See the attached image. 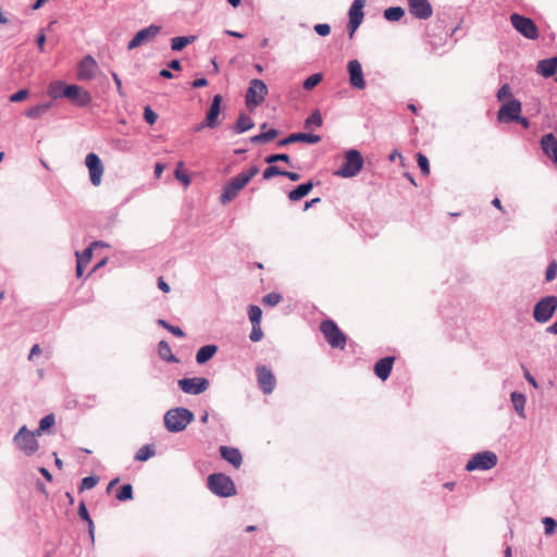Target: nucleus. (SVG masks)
<instances>
[{
	"label": "nucleus",
	"mask_w": 557,
	"mask_h": 557,
	"mask_svg": "<svg viewBox=\"0 0 557 557\" xmlns=\"http://www.w3.org/2000/svg\"><path fill=\"white\" fill-rule=\"evenodd\" d=\"M182 389L191 395H199L207 389V385H181Z\"/></svg>",
	"instance_id": "obj_53"
},
{
	"label": "nucleus",
	"mask_w": 557,
	"mask_h": 557,
	"mask_svg": "<svg viewBox=\"0 0 557 557\" xmlns=\"http://www.w3.org/2000/svg\"><path fill=\"white\" fill-rule=\"evenodd\" d=\"M511 401H512L513 407H515L516 411L518 412V414L520 417H524V404H525L524 396L522 394L513 392L511 394Z\"/></svg>",
	"instance_id": "obj_36"
},
{
	"label": "nucleus",
	"mask_w": 557,
	"mask_h": 557,
	"mask_svg": "<svg viewBox=\"0 0 557 557\" xmlns=\"http://www.w3.org/2000/svg\"><path fill=\"white\" fill-rule=\"evenodd\" d=\"M27 96H28L27 89H20L10 96V101L11 102H21V101L25 100L27 98Z\"/></svg>",
	"instance_id": "obj_56"
},
{
	"label": "nucleus",
	"mask_w": 557,
	"mask_h": 557,
	"mask_svg": "<svg viewBox=\"0 0 557 557\" xmlns=\"http://www.w3.org/2000/svg\"><path fill=\"white\" fill-rule=\"evenodd\" d=\"M98 482H99L98 476H86L82 480L79 490L81 491L91 490L92 487H95L97 485Z\"/></svg>",
	"instance_id": "obj_50"
},
{
	"label": "nucleus",
	"mask_w": 557,
	"mask_h": 557,
	"mask_svg": "<svg viewBox=\"0 0 557 557\" xmlns=\"http://www.w3.org/2000/svg\"><path fill=\"white\" fill-rule=\"evenodd\" d=\"M405 15L401 7H389L384 10L383 16L388 22H398Z\"/></svg>",
	"instance_id": "obj_32"
},
{
	"label": "nucleus",
	"mask_w": 557,
	"mask_h": 557,
	"mask_svg": "<svg viewBox=\"0 0 557 557\" xmlns=\"http://www.w3.org/2000/svg\"><path fill=\"white\" fill-rule=\"evenodd\" d=\"M541 148L543 152L552 160L557 168V139L554 134L548 133L541 138Z\"/></svg>",
	"instance_id": "obj_22"
},
{
	"label": "nucleus",
	"mask_w": 557,
	"mask_h": 557,
	"mask_svg": "<svg viewBox=\"0 0 557 557\" xmlns=\"http://www.w3.org/2000/svg\"><path fill=\"white\" fill-rule=\"evenodd\" d=\"M255 127L253 120L246 113H239L236 122L231 126V131L235 135L246 133Z\"/></svg>",
	"instance_id": "obj_25"
},
{
	"label": "nucleus",
	"mask_w": 557,
	"mask_h": 557,
	"mask_svg": "<svg viewBox=\"0 0 557 557\" xmlns=\"http://www.w3.org/2000/svg\"><path fill=\"white\" fill-rule=\"evenodd\" d=\"M521 101L516 98H511L499 108L497 112V121L500 123H511L517 119L518 114L521 113Z\"/></svg>",
	"instance_id": "obj_14"
},
{
	"label": "nucleus",
	"mask_w": 557,
	"mask_h": 557,
	"mask_svg": "<svg viewBox=\"0 0 557 557\" xmlns=\"http://www.w3.org/2000/svg\"><path fill=\"white\" fill-rule=\"evenodd\" d=\"M248 318L251 322V324H260L261 318H262V310L257 305H249L248 306Z\"/></svg>",
	"instance_id": "obj_39"
},
{
	"label": "nucleus",
	"mask_w": 557,
	"mask_h": 557,
	"mask_svg": "<svg viewBox=\"0 0 557 557\" xmlns=\"http://www.w3.org/2000/svg\"><path fill=\"white\" fill-rule=\"evenodd\" d=\"M208 486L212 493L220 497H231L236 494L234 482L223 473L210 474L208 476Z\"/></svg>",
	"instance_id": "obj_4"
},
{
	"label": "nucleus",
	"mask_w": 557,
	"mask_h": 557,
	"mask_svg": "<svg viewBox=\"0 0 557 557\" xmlns=\"http://www.w3.org/2000/svg\"><path fill=\"white\" fill-rule=\"evenodd\" d=\"M313 186L314 184L312 181L299 184L288 193V199L293 202L301 200L312 190Z\"/></svg>",
	"instance_id": "obj_27"
},
{
	"label": "nucleus",
	"mask_w": 557,
	"mask_h": 557,
	"mask_svg": "<svg viewBox=\"0 0 557 557\" xmlns=\"http://www.w3.org/2000/svg\"><path fill=\"white\" fill-rule=\"evenodd\" d=\"M323 123L322 115L319 110L312 111V113L305 120V127H321Z\"/></svg>",
	"instance_id": "obj_37"
},
{
	"label": "nucleus",
	"mask_w": 557,
	"mask_h": 557,
	"mask_svg": "<svg viewBox=\"0 0 557 557\" xmlns=\"http://www.w3.org/2000/svg\"><path fill=\"white\" fill-rule=\"evenodd\" d=\"M542 522L544 524L546 535H552L555 533V530L557 528V522L553 518L545 517V518H543Z\"/></svg>",
	"instance_id": "obj_52"
},
{
	"label": "nucleus",
	"mask_w": 557,
	"mask_h": 557,
	"mask_svg": "<svg viewBox=\"0 0 557 557\" xmlns=\"http://www.w3.org/2000/svg\"><path fill=\"white\" fill-rule=\"evenodd\" d=\"M40 354H41V348H40L39 344H35L30 348V351H29V355H28V359L33 360L35 358V356H38Z\"/></svg>",
	"instance_id": "obj_63"
},
{
	"label": "nucleus",
	"mask_w": 557,
	"mask_h": 557,
	"mask_svg": "<svg viewBox=\"0 0 557 557\" xmlns=\"http://www.w3.org/2000/svg\"><path fill=\"white\" fill-rule=\"evenodd\" d=\"M320 331L332 348L341 350L345 348L347 336L333 320H323L320 324Z\"/></svg>",
	"instance_id": "obj_3"
},
{
	"label": "nucleus",
	"mask_w": 557,
	"mask_h": 557,
	"mask_svg": "<svg viewBox=\"0 0 557 557\" xmlns=\"http://www.w3.org/2000/svg\"><path fill=\"white\" fill-rule=\"evenodd\" d=\"M556 276H557V261L552 260L548 263L546 271H545V281L552 282L556 278Z\"/></svg>",
	"instance_id": "obj_47"
},
{
	"label": "nucleus",
	"mask_w": 557,
	"mask_h": 557,
	"mask_svg": "<svg viewBox=\"0 0 557 557\" xmlns=\"http://www.w3.org/2000/svg\"><path fill=\"white\" fill-rule=\"evenodd\" d=\"M536 72L545 78L554 76L557 73V57L539 61Z\"/></svg>",
	"instance_id": "obj_24"
},
{
	"label": "nucleus",
	"mask_w": 557,
	"mask_h": 557,
	"mask_svg": "<svg viewBox=\"0 0 557 557\" xmlns=\"http://www.w3.org/2000/svg\"><path fill=\"white\" fill-rule=\"evenodd\" d=\"M263 337V331L260 324H252L251 332L249 334V338L251 342L257 343L260 342Z\"/></svg>",
	"instance_id": "obj_54"
},
{
	"label": "nucleus",
	"mask_w": 557,
	"mask_h": 557,
	"mask_svg": "<svg viewBox=\"0 0 557 557\" xmlns=\"http://www.w3.org/2000/svg\"><path fill=\"white\" fill-rule=\"evenodd\" d=\"M282 176L287 177L292 182H298L300 180V174L297 172L282 171Z\"/></svg>",
	"instance_id": "obj_60"
},
{
	"label": "nucleus",
	"mask_w": 557,
	"mask_h": 557,
	"mask_svg": "<svg viewBox=\"0 0 557 557\" xmlns=\"http://www.w3.org/2000/svg\"><path fill=\"white\" fill-rule=\"evenodd\" d=\"M395 357L386 356L377 360L374 364V373L381 381H386L391 375Z\"/></svg>",
	"instance_id": "obj_23"
},
{
	"label": "nucleus",
	"mask_w": 557,
	"mask_h": 557,
	"mask_svg": "<svg viewBox=\"0 0 557 557\" xmlns=\"http://www.w3.org/2000/svg\"><path fill=\"white\" fill-rule=\"evenodd\" d=\"M259 173L257 165H251L236 176L232 177L224 186L220 196V202L226 205L234 200L238 193Z\"/></svg>",
	"instance_id": "obj_1"
},
{
	"label": "nucleus",
	"mask_w": 557,
	"mask_h": 557,
	"mask_svg": "<svg viewBox=\"0 0 557 557\" xmlns=\"http://www.w3.org/2000/svg\"><path fill=\"white\" fill-rule=\"evenodd\" d=\"M193 420V413L184 408L169 410L164 416V424L170 432L183 431Z\"/></svg>",
	"instance_id": "obj_5"
},
{
	"label": "nucleus",
	"mask_w": 557,
	"mask_h": 557,
	"mask_svg": "<svg viewBox=\"0 0 557 557\" xmlns=\"http://www.w3.org/2000/svg\"><path fill=\"white\" fill-rule=\"evenodd\" d=\"M322 73H314L304 81L302 87L305 90H312L317 85H319L322 82Z\"/></svg>",
	"instance_id": "obj_38"
},
{
	"label": "nucleus",
	"mask_w": 557,
	"mask_h": 557,
	"mask_svg": "<svg viewBox=\"0 0 557 557\" xmlns=\"http://www.w3.org/2000/svg\"><path fill=\"white\" fill-rule=\"evenodd\" d=\"M264 161L268 164H274L276 162L290 163V157L287 153H273L265 157Z\"/></svg>",
	"instance_id": "obj_43"
},
{
	"label": "nucleus",
	"mask_w": 557,
	"mask_h": 557,
	"mask_svg": "<svg viewBox=\"0 0 557 557\" xmlns=\"http://www.w3.org/2000/svg\"><path fill=\"white\" fill-rule=\"evenodd\" d=\"M78 516L85 520L86 522H88V525H92V520L88 513V510L86 508V505L85 503H81L79 506H78Z\"/></svg>",
	"instance_id": "obj_57"
},
{
	"label": "nucleus",
	"mask_w": 557,
	"mask_h": 557,
	"mask_svg": "<svg viewBox=\"0 0 557 557\" xmlns=\"http://www.w3.org/2000/svg\"><path fill=\"white\" fill-rule=\"evenodd\" d=\"M347 72L349 77V84L351 87L362 90L366 88V79L362 71L361 63L357 60H350L347 63Z\"/></svg>",
	"instance_id": "obj_16"
},
{
	"label": "nucleus",
	"mask_w": 557,
	"mask_h": 557,
	"mask_svg": "<svg viewBox=\"0 0 557 557\" xmlns=\"http://www.w3.org/2000/svg\"><path fill=\"white\" fill-rule=\"evenodd\" d=\"M208 85V81L205 77L196 78L191 82L193 88H202Z\"/></svg>",
	"instance_id": "obj_61"
},
{
	"label": "nucleus",
	"mask_w": 557,
	"mask_h": 557,
	"mask_svg": "<svg viewBox=\"0 0 557 557\" xmlns=\"http://www.w3.org/2000/svg\"><path fill=\"white\" fill-rule=\"evenodd\" d=\"M153 455H154L153 447L151 445H145L137 450V453L135 455V459L138 461H146Z\"/></svg>",
	"instance_id": "obj_40"
},
{
	"label": "nucleus",
	"mask_w": 557,
	"mask_h": 557,
	"mask_svg": "<svg viewBox=\"0 0 557 557\" xmlns=\"http://www.w3.org/2000/svg\"><path fill=\"white\" fill-rule=\"evenodd\" d=\"M51 108V103L50 102H47V103H40V104H37L35 107H32L29 108L26 112H25V115L29 119H38L40 117L42 114H45L46 112L49 111V109Z\"/></svg>",
	"instance_id": "obj_33"
},
{
	"label": "nucleus",
	"mask_w": 557,
	"mask_h": 557,
	"mask_svg": "<svg viewBox=\"0 0 557 557\" xmlns=\"http://www.w3.org/2000/svg\"><path fill=\"white\" fill-rule=\"evenodd\" d=\"M282 171L283 170H281L278 166L270 164V166H268L262 173L263 180H271L274 176H282Z\"/></svg>",
	"instance_id": "obj_48"
},
{
	"label": "nucleus",
	"mask_w": 557,
	"mask_h": 557,
	"mask_svg": "<svg viewBox=\"0 0 557 557\" xmlns=\"http://www.w3.org/2000/svg\"><path fill=\"white\" fill-rule=\"evenodd\" d=\"M218 349V346L214 344H208L200 347L196 352V362L198 364H205L216 354Z\"/></svg>",
	"instance_id": "obj_28"
},
{
	"label": "nucleus",
	"mask_w": 557,
	"mask_h": 557,
	"mask_svg": "<svg viewBox=\"0 0 557 557\" xmlns=\"http://www.w3.org/2000/svg\"><path fill=\"white\" fill-rule=\"evenodd\" d=\"M313 29L321 37H325L331 33V26L326 23L315 24Z\"/></svg>",
	"instance_id": "obj_55"
},
{
	"label": "nucleus",
	"mask_w": 557,
	"mask_h": 557,
	"mask_svg": "<svg viewBox=\"0 0 557 557\" xmlns=\"http://www.w3.org/2000/svg\"><path fill=\"white\" fill-rule=\"evenodd\" d=\"M176 383H209L206 377H183L176 381Z\"/></svg>",
	"instance_id": "obj_58"
},
{
	"label": "nucleus",
	"mask_w": 557,
	"mask_h": 557,
	"mask_svg": "<svg viewBox=\"0 0 557 557\" xmlns=\"http://www.w3.org/2000/svg\"><path fill=\"white\" fill-rule=\"evenodd\" d=\"M96 60L87 54L78 63L77 76L81 81H90L95 77Z\"/></svg>",
	"instance_id": "obj_20"
},
{
	"label": "nucleus",
	"mask_w": 557,
	"mask_h": 557,
	"mask_svg": "<svg viewBox=\"0 0 557 557\" xmlns=\"http://www.w3.org/2000/svg\"><path fill=\"white\" fill-rule=\"evenodd\" d=\"M158 354L160 356L161 359L165 360V361H177V359L175 358V356L172 354L171 351V347L169 345L168 342L165 341H161L159 342L158 344Z\"/></svg>",
	"instance_id": "obj_34"
},
{
	"label": "nucleus",
	"mask_w": 557,
	"mask_h": 557,
	"mask_svg": "<svg viewBox=\"0 0 557 557\" xmlns=\"http://www.w3.org/2000/svg\"><path fill=\"white\" fill-rule=\"evenodd\" d=\"M513 122L519 123L525 129L530 127V121L522 116L520 113L518 114L517 119L513 120Z\"/></svg>",
	"instance_id": "obj_62"
},
{
	"label": "nucleus",
	"mask_w": 557,
	"mask_h": 557,
	"mask_svg": "<svg viewBox=\"0 0 557 557\" xmlns=\"http://www.w3.org/2000/svg\"><path fill=\"white\" fill-rule=\"evenodd\" d=\"M321 140L320 135L311 134V133H292L287 137L280 139L276 143L277 147H285L287 145L294 143H306V144H318Z\"/></svg>",
	"instance_id": "obj_18"
},
{
	"label": "nucleus",
	"mask_w": 557,
	"mask_h": 557,
	"mask_svg": "<svg viewBox=\"0 0 557 557\" xmlns=\"http://www.w3.org/2000/svg\"><path fill=\"white\" fill-rule=\"evenodd\" d=\"M220 454L224 460L230 462L235 468H239L242 466L243 457L239 449L230 446H221Z\"/></svg>",
	"instance_id": "obj_26"
},
{
	"label": "nucleus",
	"mask_w": 557,
	"mask_h": 557,
	"mask_svg": "<svg viewBox=\"0 0 557 557\" xmlns=\"http://www.w3.org/2000/svg\"><path fill=\"white\" fill-rule=\"evenodd\" d=\"M417 162L421 173L428 175L430 173V162L426 156L421 152L417 153Z\"/></svg>",
	"instance_id": "obj_46"
},
{
	"label": "nucleus",
	"mask_w": 557,
	"mask_h": 557,
	"mask_svg": "<svg viewBox=\"0 0 557 557\" xmlns=\"http://www.w3.org/2000/svg\"><path fill=\"white\" fill-rule=\"evenodd\" d=\"M66 84L61 81H54L50 84L48 88V95L53 99L64 98L62 95L63 88H65Z\"/></svg>",
	"instance_id": "obj_35"
},
{
	"label": "nucleus",
	"mask_w": 557,
	"mask_h": 557,
	"mask_svg": "<svg viewBox=\"0 0 557 557\" xmlns=\"http://www.w3.org/2000/svg\"><path fill=\"white\" fill-rule=\"evenodd\" d=\"M161 32V26L151 24L148 27H145L138 30L134 37L128 41L127 49L133 50L137 47H140L145 44L152 41L157 35Z\"/></svg>",
	"instance_id": "obj_13"
},
{
	"label": "nucleus",
	"mask_w": 557,
	"mask_h": 557,
	"mask_svg": "<svg viewBox=\"0 0 557 557\" xmlns=\"http://www.w3.org/2000/svg\"><path fill=\"white\" fill-rule=\"evenodd\" d=\"M282 299H283V297L280 293L272 292V293L267 294L262 298V302L264 306L274 307L277 304H280Z\"/></svg>",
	"instance_id": "obj_44"
},
{
	"label": "nucleus",
	"mask_w": 557,
	"mask_h": 557,
	"mask_svg": "<svg viewBox=\"0 0 557 557\" xmlns=\"http://www.w3.org/2000/svg\"><path fill=\"white\" fill-rule=\"evenodd\" d=\"M510 22L513 28L523 37L532 40L539 38V28L532 18L518 13H512L510 15Z\"/></svg>",
	"instance_id": "obj_9"
},
{
	"label": "nucleus",
	"mask_w": 557,
	"mask_h": 557,
	"mask_svg": "<svg viewBox=\"0 0 557 557\" xmlns=\"http://www.w3.org/2000/svg\"><path fill=\"white\" fill-rule=\"evenodd\" d=\"M54 424V416L48 414L44 417L39 422V428L36 430L37 435H41V433L48 430L50 426Z\"/></svg>",
	"instance_id": "obj_45"
},
{
	"label": "nucleus",
	"mask_w": 557,
	"mask_h": 557,
	"mask_svg": "<svg viewBox=\"0 0 557 557\" xmlns=\"http://www.w3.org/2000/svg\"><path fill=\"white\" fill-rule=\"evenodd\" d=\"M409 13L417 20H428L433 14V8L429 0H407Z\"/></svg>",
	"instance_id": "obj_17"
},
{
	"label": "nucleus",
	"mask_w": 557,
	"mask_h": 557,
	"mask_svg": "<svg viewBox=\"0 0 557 557\" xmlns=\"http://www.w3.org/2000/svg\"><path fill=\"white\" fill-rule=\"evenodd\" d=\"M133 498V486L131 484H124L120 487L116 493V499L120 502L131 500Z\"/></svg>",
	"instance_id": "obj_41"
},
{
	"label": "nucleus",
	"mask_w": 557,
	"mask_h": 557,
	"mask_svg": "<svg viewBox=\"0 0 557 557\" xmlns=\"http://www.w3.org/2000/svg\"><path fill=\"white\" fill-rule=\"evenodd\" d=\"M144 120L149 125H153L158 120V114L151 109L150 106H146L144 109Z\"/></svg>",
	"instance_id": "obj_51"
},
{
	"label": "nucleus",
	"mask_w": 557,
	"mask_h": 557,
	"mask_svg": "<svg viewBox=\"0 0 557 557\" xmlns=\"http://www.w3.org/2000/svg\"><path fill=\"white\" fill-rule=\"evenodd\" d=\"M62 95L81 108L87 107L92 100L91 94L76 84L66 85Z\"/></svg>",
	"instance_id": "obj_11"
},
{
	"label": "nucleus",
	"mask_w": 557,
	"mask_h": 557,
	"mask_svg": "<svg viewBox=\"0 0 557 557\" xmlns=\"http://www.w3.org/2000/svg\"><path fill=\"white\" fill-rule=\"evenodd\" d=\"M196 36H177L171 39V49L173 51H182L186 46L194 42Z\"/></svg>",
	"instance_id": "obj_31"
},
{
	"label": "nucleus",
	"mask_w": 557,
	"mask_h": 557,
	"mask_svg": "<svg viewBox=\"0 0 557 557\" xmlns=\"http://www.w3.org/2000/svg\"><path fill=\"white\" fill-rule=\"evenodd\" d=\"M268 95V86L259 78H253L249 83V87L245 95L246 107L251 111L256 107L263 103Z\"/></svg>",
	"instance_id": "obj_6"
},
{
	"label": "nucleus",
	"mask_w": 557,
	"mask_h": 557,
	"mask_svg": "<svg viewBox=\"0 0 557 557\" xmlns=\"http://www.w3.org/2000/svg\"><path fill=\"white\" fill-rule=\"evenodd\" d=\"M496 97L498 101H504L507 98L511 99L512 94L509 84L505 83L504 85H502L496 94Z\"/></svg>",
	"instance_id": "obj_49"
},
{
	"label": "nucleus",
	"mask_w": 557,
	"mask_h": 557,
	"mask_svg": "<svg viewBox=\"0 0 557 557\" xmlns=\"http://www.w3.org/2000/svg\"><path fill=\"white\" fill-rule=\"evenodd\" d=\"M38 436L35 432H30L26 426H22L14 436V443L22 449L26 455H33L38 450Z\"/></svg>",
	"instance_id": "obj_10"
},
{
	"label": "nucleus",
	"mask_w": 557,
	"mask_h": 557,
	"mask_svg": "<svg viewBox=\"0 0 557 557\" xmlns=\"http://www.w3.org/2000/svg\"><path fill=\"white\" fill-rule=\"evenodd\" d=\"M364 5H366V0H354L349 8V11H348L349 21L347 24V30H348L349 38L354 37L356 30L359 28V26L361 25V23L363 21Z\"/></svg>",
	"instance_id": "obj_12"
},
{
	"label": "nucleus",
	"mask_w": 557,
	"mask_h": 557,
	"mask_svg": "<svg viewBox=\"0 0 557 557\" xmlns=\"http://www.w3.org/2000/svg\"><path fill=\"white\" fill-rule=\"evenodd\" d=\"M364 159L361 152L355 148L348 149L344 153V162L337 170L334 171V175L342 178H351L357 176L362 170Z\"/></svg>",
	"instance_id": "obj_2"
},
{
	"label": "nucleus",
	"mask_w": 557,
	"mask_h": 557,
	"mask_svg": "<svg viewBox=\"0 0 557 557\" xmlns=\"http://www.w3.org/2000/svg\"><path fill=\"white\" fill-rule=\"evenodd\" d=\"M257 383H275L273 371L265 364L256 368Z\"/></svg>",
	"instance_id": "obj_30"
},
{
	"label": "nucleus",
	"mask_w": 557,
	"mask_h": 557,
	"mask_svg": "<svg viewBox=\"0 0 557 557\" xmlns=\"http://www.w3.org/2000/svg\"><path fill=\"white\" fill-rule=\"evenodd\" d=\"M498 458L495 453L485 450L473 455L466 465V470L471 472L475 470L486 471L497 465Z\"/></svg>",
	"instance_id": "obj_8"
},
{
	"label": "nucleus",
	"mask_w": 557,
	"mask_h": 557,
	"mask_svg": "<svg viewBox=\"0 0 557 557\" xmlns=\"http://www.w3.org/2000/svg\"><path fill=\"white\" fill-rule=\"evenodd\" d=\"M222 96L215 95L212 98L210 107L206 113L205 124L208 125L209 128H215L219 125V115L221 113V104H222Z\"/></svg>",
	"instance_id": "obj_19"
},
{
	"label": "nucleus",
	"mask_w": 557,
	"mask_h": 557,
	"mask_svg": "<svg viewBox=\"0 0 557 557\" xmlns=\"http://www.w3.org/2000/svg\"><path fill=\"white\" fill-rule=\"evenodd\" d=\"M175 178L184 183L186 186L190 184V177L188 174L181 172L178 169L175 170Z\"/></svg>",
	"instance_id": "obj_59"
},
{
	"label": "nucleus",
	"mask_w": 557,
	"mask_h": 557,
	"mask_svg": "<svg viewBox=\"0 0 557 557\" xmlns=\"http://www.w3.org/2000/svg\"><path fill=\"white\" fill-rule=\"evenodd\" d=\"M158 287L163 292V293H169L171 290L170 288V285L163 280V277H158Z\"/></svg>",
	"instance_id": "obj_64"
},
{
	"label": "nucleus",
	"mask_w": 557,
	"mask_h": 557,
	"mask_svg": "<svg viewBox=\"0 0 557 557\" xmlns=\"http://www.w3.org/2000/svg\"><path fill=\"white\" fill-rule=\"evenodd\" d=\"M102 245L101 242H94L89 247L85 248L83 252H76V276L84 275L85 268L89 264L92 258V247Z\"/></svg>",
	"instance_id": "obj_21"
},
{
	"label": "nucleus",
	"mask_w": 557,
	"mask_h": 557,
	"mask_svg": "<svg viewBox=\"0 0 557 557\" xmlns=\"http://www.w3.org/2000/svg\"><path fill=\"white\" fill-rule=\"evenodd\" d=\"M557 309V296L548 295L541 298L533 308V319L537 323H546Z\"/></svg>",
	"instance_id": "obj_7"
},
{
	"label": "nucleus",
	"mask_w": 557,
	"mask_h": 557,
	"mask_svg": "<svg viewBox=\"0 0 557 557\" xmlns=\"http://www.w3.org/2000/svg\"><path fill=\"white\" fill-rule=\"evenodd\" d=\"M157 323L160 326H162L163 329L168 330L170 333H172L176 337H181L182 338V337L185 336L184 331L180 326L172 325V324H170L169 322H166L163 319H159L157 321Z\"/></svg>",
	"instance_id": "obj_42"
},
{
	"label": "nucleus",
	"mask_w": 557,
	"mask_h": 557,
	"mask_svg": "<svg viewBox=\"0 0 557 557\" xmlns=\"http://www.w3.org/2000/svg\"><path fill=\"white\" fill-rule=\"evenodd\" d=\"M85 164L89 171L90 183L98 186L103 175V164L100 157L95 152H89L85 158Z\"/></svg>",
	"instance_id": "obj_15"
},
{
	"label": "nucleus",
	"mask_w": 557,
	"mask_h": 557,
	"mask_svg": "<svg viewBox=\"0 0 557 557\" xmlns=\"http://www.w3.org/2000/svg\"><path fill=\"white\" fill-rule=\"evenodd\" d=\"M277 135L278 131L276 128H270L267 132H261L260 134L251 136L249 141L252 145H263L277 137Z\"/></svg>",
	"instance_id": "obj_29"
}]
</instances>
